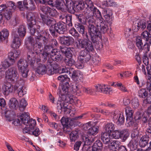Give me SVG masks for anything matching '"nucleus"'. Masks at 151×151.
I'll return each mask as SVG.
<instances>
[{"label":"nucleus","instance_id":"nucleus-3","mask_svg":"<svg viewBox=\"0 0 151 151\" xmlns=\"http://www.w3.org/2000/svg\"><path fill=\"white\" fill-rule=\"evenodd\" d=\"M104 21L102 19L97 20L94 25L95 28L94 32L89 34L91 41L96 45L99 44V40L101 37V33L104 34L109 30L108 26L105 24Z\"/></svg>","mask_w":151,"mask_h":151},{"label":"nucleus","instance_id":"nucleus-44","mask_svg":"<svg viewBox=\"0 0 151 151\" xmlns=\"http://www.w3.org/2000/svg\"><path fill=\"white\" fill-rule=\"evenodd\" d=\"M137 142L135 139H132L128 144V146L131 150H136L137 147Z\"/></svg>","mask_w":151,"mask_h":151},{"label":"nucleus","instance_id":"nucleus-63","mask_svg":"<svg viewBox=\"0 0 151 151\" xmlns=\"http://www.w3.org/2000/svg\"><path fill=\"white\" fill-rule=\"evenodd\" d=\"M47 14L52 17H55L57 15V11L55 9L50 7Z\"/></svg>","mask_w":151,"mask_h":151},{"label":"nucleus","instance_id":"nucleus-32","mask_svg":"<svg viewBox=\"0 0 151 151\" xmlns=\"http://www.w3.org/2000/svg\"><path fill=\"white\" fill-rule=\"evenodd\" d=\"M110 134L106 132H102L101 135V139L105 144H108L110 141L111 139L110 137Z\"/></svg>","mask_w":151,"mask_h":151},{"label":"nucleus","instance_id":"nucleus-30","mask_svg":"<svg viewBox=\"0 0 151 151\" xmlns=\"http://www.w3.org/2000/svg\"><path fill=\"white\" fill-rule=\"evenodd\" d=\"M5 90L4 91V93L5 95H8L10 93H11L16 91V83L14 86L10 84L8 86L4 85Z\"/></svg>","mask_w":151,"mask_h":151},{"label":"nucleus","instance_id":"nucleus-23","mask_svg":"<svg viewBox=\"0 0 151 151\" xmlns=\"http://www.w3.org/2000/svg\"><path fill=\"white\" fill-rule=\"evenodd\" d=\"M20 53L19 51L18 50L9 52L8 54V57L10 62L14 63L16 59L19 57Z\"/></svg>","mask_w":151,"mask_h":151},{"label":"nucleus","instance_id":"nucleus-35","mask_svg":"<svg viewBox=\"0 0 151 151\" xmlns=\"http://www.w3.org/2000/svg\"><path fill=\"white\" fill-rule=\"evenodd\" d=\"M81 85L76 84L74 85H73L72 88V92L74 95L79 96L81 92Z\"/></svg>","mask_w":151,"mask_h":151},{"label":"nucleus","instance_id":"nucleus-58","mask_svg":"<svg viewBox=\"0 0 151 151\" xmlns=\"http://www.w3.org/2000/svg\"><path fill=\"white\" fill-rule=\"evenodd\" d=\"M6 9L11 10L14 9L16 7L15 4L12 1H9L7 3Z\"/></svg>","mask_w":151,"mask_h":151},{"label":"nucleus","instance_id":"nucleus-46","mask_svg":"<svg viewBox=\"0 0 151 151\" xmlns=\"http://www.w3.org/2000/svg\"><path fill=\"white\" fill-rule=\"evenodd\" d=\"M84 2L86 9L87 10L89 9L91 11L93 10L95 7L93 6V2L91 0H86Z\"/></svg>","mask_w":151,"mask_h":151},{"label":"nucleus","instance_id":"nucleus-51","mask_svg":"<svg viewBox=\"0 0 151 151\" xmlns=\"http://www.w3.org/2000/svg\"><path fill=\"white\" fill-rule=\"evenodd\" d=\"M69 119L68 118H66L64 117H63L60 120V122L63 127H68L70 125V123L69 121Z\"/></svg>","mask_w":151,"mask_h":151},{"label":"nucleus","instance_id":"nucleus-13","mask_svg":"<svg viewBox=\"0 0 151 151\" xmlns=\"http://www.w3.org/2000/svg\"><path fill=\"white\" fill-rule=\"evenodd\" d=\"M93 89V91L94 92H102L106 94H110L112 90L111 88L108 87L105 85L98 84L95 86Z\"/></svg>","mask_w":151,"mask_h":151},{"label":"nucleus","instance_id":"nucleus-27","mask_svg":"<svg viewBox=\"0 0 151 151\" xmlns=\"http://www.w3.org/2000/svg\"><path fill=\"white\" fill-rule=\"evenodd\" d=\"M120 142L117 140L111 141L108 145L109 148L113 151H116L120 146Z\"/></svg>","mask_w":151,"mask_h":151},{"label":"nucleus","instance_id":"nucleus-1","mask_svg":"<svg viewBox=\"0 0 151 151\" xmlns=\"http://www.w3.org/2000/svg\"><path fill=\"white\" fill-rule=\"evenodd\" d=\"M38 16V14L35 12H28L26 13V17L27 21L28 28L30 29L31 35L35 36L34 40L35 42L34 49L37 51L42 47L40 42L43 41L44 43H47L48 40L46 38V36L50 35L48 32L43 31L44 28L40 24L42 25L40 23H38L36 22V19Z\"/></svg>","mask_w":151,"mask_h":151},{"label":"nucleus","instance_id":"nucleus-4","mask_svg":"<svg viewBox=\"0 0 151 151\" xmlns=\"http://www.w3.org/2000/svg\"><path fill=\"white\" fill-rule=\"evenodd\" d=\"M77 17L80 23L87 25L88 31L89 34H91L94 32V30L95 29L94 23V17L91 16L89 14H87L85 15L82 14L77 15Z\"/></svg>","mask_w":151,"mask_h":151},{"label":"nucleus","instance_id":"nucleus-22","mask_svg":"<svg viewBox=\"0 0 151 151\" xmlns=\"http://www.w3.org/2000/svg\"><path fill=\"white\" fill-rule=\"evenodd\" d=\"M42 61V60H40V61ZM37 63L38 64V65L36 68V72L39 74H41L42 75L45 74L46 73V66L45 65L39 63L38 62L37 59Z\"/></svg>","mask_w":151,"mask_h":151},{"label":"nucleus","instance_id":"nucleus-8","mask_svg":"<svg viewBox=\"0 0 151 151\" xmlns=\"http://www.w3.org/2000/svg\"><path fill=\"white\" fill-rule=\"evenodd\" d=\"M45 36L46 37V38L47 39L48 42L47 43H44V42L43 41H42L40 42V43H41L42 45V48H41V50H40V52L39 53L38 55L36 54V55H39L40 54V52L43 49V45L42 44V42H43V44L45 45V46L44 47V49L43 50V51L42 53H41L40 54L41 55L40 56V58H38L37 60L38 61H40V60H42V62H45V61L47 60V58L48 56L49 55H51V53H52V52H53L54 50H55L53 48V47H52L50 45H46L48 42V39L47 37H48L49 35L48 36H46L45 35Z\"/></svg>","mask_w":151,"mask_h":151},{"label":"nucleus","instance_id":"nucleus-43","mask_svg":"<svg viewBox=\"0 0 151 151\" xmlns=\"http://www.w3.org/2000/svg\"><path fill=\"white\" fill-rule=\"evenodd\" d=\"M136 45L137 47L138 48L139 52L142 51V47L143 46V44L142 42V38L140 37V36H139L136 37Z\"/></svg>","mask_w":151,"mask_h":151},{"label":"nucleus","instance_id":"nucleus-11","mask_svg":"<svg viewBox=\"0 0 151 151\" xmlns=\"http://www.w3.org/2000/svg\"><path fill=\"white\" fill-rule=\"evenodd\" d=\"M6 76L10 81H15L17 80L19 77V75L17 71V69L15 67H12L9 68L6 72Z\"/></svg>","mask_w":151,"mask_h":151},{"label":"nucleus","instance_id":"nucleus-20","mask_svg":"<svg viewBox=\"0 0 151 151\" xmlns=\"http://www.w3.org/2000/svg\"><path fill=\"white\" fill-rule=\"evenodd\" d=\"M41 17L43 22L47 26L52 27L55 24V21L54 19L47 17V16L41 15Z\"/></svg>","mask_w":151,"mask_h":151},{"label":"nucleus","instance_id":"nucleus-31","mask_svg":"<svg viewBox=\"0 0 151 151\" xmlns=\"http://www.w3.org/2000/svg\"><path fill=\"white\" fill-rule=\"evenodd\" d=\"M120 138H121L122 141L125 142L129 137V134L128 131L127 129H124L122 130H120Z\"/></svg>","mask_w":151,"mask_h":151},{"label":"nucleus","instance_id":"nucleus-41","mask_svg":"<svg viewBox=\"0 0 151 151\" xmlns=\"http://www.w3.org/2000/svg\"><path fill=\"white\" fill-rule=\"evenodd\" d=\"M114 126V124L111 122L107 123L105 127L106 132L111 134L115 129Z\"/></svg>","mask_w":151,"mask_h":151},{"label":"nucleus","instance_id":"nucleus-25","mask_svg":"<svg viewBox=\"0 0 151 151\" xmlns=\"http://www.w3.org/2000/svg\"><path fill=\"white\" fill-rule=\"evenodd\" d=\"M150 138L148 137L145 135L142 136L140 138L139 143V145L141 147H144L149 145V141Z\"/></svg>","mask_w":151,"mask_h":151},{"label":"nucleus","instance_id":"nucleus-34","mask_svg":"<svg viewBox=\"0 0 151 151\" xmlns=\"http://www.w3.org/2000/svg\"><path fill=\"white\" fill-rule=\"evenodd\" d=\"M106 14L104 16L106 21L110 24H111L112 20V11L109 9H107L106 10Z\"/></svg>","mask_w":151,"mask_h":151},{"label":"nucleus","instance_id":"nucleus-54","mask_svg":"<svg viewBox=\"0 0 151 151\" xmlns=\"http://www.w3.org/2000/svg\"><path fill=\"white\" fill-rule=\"evenodd\" d=\"M124 118L123 115V113H121L118 117L117 119V123L119 125H122L124 124Z\"/></svg>","mask_w":151,"mask_h":151},{"label":"nucleus","instance_id":"nucleus-59","mask_svg":"<svg viewBox=\"0 0 151 151\" xmlns=\"http://www.w3.org/2000/svg\"><path fill=\"white\" fill-rule=\"evenodd\" d=\"M41 133V131L38 128H35V126L33 128H32V132L31 134H32L35 137H38Z\"/></svg>","mask_w":151,"mask_h":151},{"label":"nucleus","instance_id":"nucleus-40","mask_svg":"<svg viewBox=\"0 0 151 151\" xmlns=\"http://www.w3.org/2000/svg\"><path fill=\"white\" fill-rule=\"evenodd\" d=\"M17 32L20 37H24L26 33L25 27L23 25H20L18 28Z\"/></svg>","mask_w":151,"mask_h":151},{"label":"nucleus","instance_id":"nucleus-36","mask_svg":"<svg viewBox=\"0 0 151 151\" xmlns=\"http://www.w3.org/2000/svg\"><path fill=\"white\" fill-rule=\"evenodd\" d=\"M146 21L145 20L142 19L138 21L135 24V26H137V30H143L146 27Z\"/></svg>","mask_w":151,"mask_h":151},{"label":"nucleus","instance_id":"nucleus-52","mask_svg":"<svg viewBox=\"0 0 151 151\" xmlns=\"http://www.w3.org/2000/svg\"><path fill=\"white\" fill-rule=\"evenodd\" d=\"M72 16L70 14L66 15L65 21V24H67L69 27L72 26Z\"/></svg>","mask_w":151,"mask_h":151},{"label":"nucleus","instance_id":"nucleus-57","mask_svg":"<svg viewBox=\"0 0 151 151\" xmlns=\"http://www.w3.org/2000/svg\"><path fill=\"white\" fill-rule=\"evenodd\" d=\"M0 112L2 116L4 115L5 116L6 118L9 117V114L8 113H9L10 111L9 110H6L5 107H1Z\"/></svg>","mask_w":151,"mask_h":151},{"label":"nucleus","instance_id":"nucleus-38","mask_svg":"<svg viewBox=\"0 0 151 151\" xmlns=\"http://www.w3.org/2000/svg\"><path fill=\"white\" fill-rule=\"evenodd\" d=\"M151 104V92L148 94V96L143 100L142 106L146 107L148 105Z\"/></svg>","mask_w":151,"mask_h":151},{"label":"nucleus","instance_id":"nucleus-64","mask_svg":"<svg viewBox=\"0 0 151 151\" xmlns=\"http://www.w3.org/2000/svg\"><path fill=\"white\" fill-rule=\"evenodd\" d=\"M13 63L10 61L9 62L7 60H5L2 62V68L4 69L7 68L13 64Z\"/></svg>","mask_w":151,"mask_h":151},{"label":"nucleus","instance_id":"nucleus-62","mask_svg":"<svg viewBox=\"0 0 151 151\" xmlns=\"http://www.w3.org/2000/svg\"><path fill=\"white\" fill-rule=\"evenodd\" d=\"M1 35H2L3 40H4V39L7 38L9 35V32L7 29H3L1 32Z\"/></svg>","mask_w":151,"mask_h":151},{"label":"nucleus","instance_id":"nucleus-60","mask_svg":"<svg viewBox=\"0 0 151 151\" xmlns=\"http://www.w3.org/2000/svg\"><path fill=\"white\" fill-rule=\"evenodd\" d=\"M19 19L18 17H15L11 19L10 24L14 26H16L17 24L19 23Z\"/></svg>","mask_w":151,"mask_h":151},{"label":"nucleus","instance_id":"nucleus-12","mask_svg":"<svg viewBox=\"0 0 151 151\" xmlns=\"http://www.w3.org/2000/svg\"><path fill=\"white\" fill-rule=\"evenodd\" d=\"M24 82L22 80L16 81V91L17 92L19 96L20 97H22L26 93L27 89L23 86Z\"/></svg>","mask_w":151,"mask_h":151},{"label":"nucleus","instance_id":"nucleus-6","mask_svg":"<svg viewBox=\"0 0 151 151\" xmlns=\"http://www.w3.org/2000/svg\"><path fill=\"white\" fill-rule=\"evenodd\" d=\"M60 88L58 89L57 94L59 96L60 101H63L66 103L71 104L74 100L70 94V87Z\"/></svg>","mask_w":151,"mask_h":151},{"label":"nucleus","instance_id":"nucleus-19","mask_svg":"<svg viewBox=\"0 0 151 151\" xmlns=\"http://www.w3.org/2000/svg\"><path fill=\"white\" fill-rule=\"evenodd\" d=\"M66 8L68 9V11L71 13H74L76 10L75 2L72 1V0H65Z\"/></svg>","mask_w":151,"mask_h":151},{"label":"nucleus","instance_id":"nucleus-39","mask_svg":"<svg viewBox=\"0 0 151 151\" xmlns=\"http://www.w3.org/2000/svg\"><path fill=\"white\" fill-rule=\"evenodd\" d=\"M148 93L146 88H141L138 92V96L140 98L144 99L148 96Z\"/></svg>","mask_w":151,"mask_h":151},{"label":"nucleus","instance_id":"nucleus-47","mask_svg":"<svg viewBox=\"0 0 151 151\" xmlns=\"http://www.w3.org/2000/svg\"><path fill=\"white\" fill-rule=\"evenodd\" d=\"M75 27L79 33L82 35L86 32L85 26L81 24L77 23L76 24Z\"/></svg>","mask_w":151,"mask_h":151},{"label":"nucleus","instance_id":"nucleus-2","mask_svg":"<svg viewBox=\"0 0 151 151\" xmlns=\"http://www.w3.org/2000/svg\"><path fill=\"white\" fill-rule=\"evenodd\" d=\"M27 41L31 44L32 46V50H29L27 53V60L23 59H20L17 63L18 69L21 72L22 76L23 78H26L28 75V72H29V69L27 68L28 64L32 66L33 68H34L35 63V59L36 58V54L38 55L40 52L41 48H40L39 50L36 51L34 49L35 40L33 37L30 36L28 38Z\"/></svg>","mask_w":151,"mask_h":151},{"label":"nucleus","instance_id":"nucleus-5","mask_svg":"<svg viewBox=\"0 0 151 151\" xmlns=\"http://www.w3.org/2000/svg\"><path fill=\"white\" fill-rule=\"evenodd\" d=\"M20 119L22 123L27 126L23 129V133L31 134L32 128H33L35 126V120L32 118L30 119L28 113H26L22 114L21 115Z\"/></svg>","mask_w":151,"mask_h":151},{"label":"nucleus","instance_id":"nucleus-55","mask_svg":"<svg viewBox=\"0 0 151 151\" xmlns=\"http://www.w3.org/2000/svg\"><path fill=\"white\" fill-rule=\"evenodd\" d=\"M69 33L76 38H77L80 37L78 32L74 28H71L69 30Z\"/></svg>","mask_w":151,"mask_h":151},{"label":"nucleus","instance_id":"nucleus-10","mask_svg":"<svg viewBox=\"0 0 151 151\" xmlns=\"http://www.w3.org/2000/svg\"><path fill=\"white\" fill-rule=\"evenodd\" d=\"M84 49L81 50L79 53L78 58L79 61L82 62L84 63H87L90 60L91 56L90 55V51L92 52L94 50V49L93 47V49L90 50L88 48H84Z\"/></svg>","mask_w":151,"mask_h":151},{"label":"nucleus","instance_id":"nucleus-37","mask_svg":"<svg viewBox=\"0 0 151 151\" xmlns=\"http://www.w3.org/2000/svg\"><path fill=\"white\" fill-rule=\"evenodd\" d=\"M9 105V107L13 109H16L19 105L18 101L15 98H12L10 100Z\"/></svg>","mask_w":151,"mask_h":151},{"label":"nucleus","instance_id":"nucleus-33","mask_svg":"<svg viewBox=\"0 0 151 151\" xmlns=\"http://www.w3.org/2000/svg\"><path fill=\"white\" fill-rule=\"evenodd\" d=\"M54 5L57 9L61 10H64L66 8L65 3L63 0H56Z\"/></svg>","mask_w":151,"mask_h":151},{"label":"nucleus","instance_id":"nucleus-21","mask_svg":"<svg viewBox=\"0 0 151 151\" xmlns=\"http://www.w3.org/2000/svg\"><path fill=\"white\" fill-rule=\"evenodd\" d=\"M59 65L58 64H53L52 66H48L47 69V73L49 75H51L58 73Z\"/></svg>","mask_w":151,"mask_h":151},{"label":"nucleus","instance_id":"nucleus-45","mask_svg":"<svg viewBox=\"0 0 151 151\" xmlns=\"http://www.w3.org/2000/svg\"><path fill=\"white\" fill-rule=\"evenodd\" d=\"M125 113L127 116V118H133L134 111L132 108L129 106H127L125 109Z\"/></svg>","mask_w":151,"mask_h":151},{"label":"nucleus","instance_id":"nucleus-56","mask_svg":"<svg viewBox=\"0 0 151 151\" xmlns=\"http://www.w3.org/2000/svg\"><path fill=\"white\" fill-rule=\"evenodd\" d=\"M131 103L132 107L135 109L137 108L139 105V99L137 98H134L132 100Z\"/></svg>","mask_w":151,"mask_h":151},{"label":"nucleus","instance_id":"nucleus-7","mask_svg":"<svg viewBox=\"0 0 151 151\" xmlns=\"http://www.w3.org/2000/svg\"><path fill=\"white\" fill-rule=\"evenodd\" d=\"M83 39H78L75 43L76 46L77 48H86L91 50L93 49L92 42L90 40L89 36L87 32L86 31L82 34Z\"/></svg>","mask_w":151,"mask_h":151},{"label":"nucleus","instance_id":"nucleus-28","mask_svg":"<svg viewBox=\"0 0 151 151\" xmlns=\"http://www.w3.org/2000/svg\"><path fill=\"white\" fill-rule=\"evenodd\" d=\"M73 72L72 76L73 79L78 82L81 81L83 78L82 73L79 71H73Z\"/></svg>","mask_w":151,"mask_h":151},{"label":"nucleus","instance_id":"nucleus-26","mask_svg":"<svg viewBox=\"0 0 151 151\" xmlns=\"http://www.w3.org/2000/svg\"><path fill=\"white\" fill-rule=\"evenodd\" d=\"M93 9V10H91V11L93 13L94 15L93 16H91L95 17V18H94L95 21H94V23H95L96 21L98 19L101 20V19H102L103 20H104L102 17L101 14V12L99 11V10L95 7ZM94 24L95 23H94Z\"/></svg>","mask_w":151,"mask_h":151},{"label":"nucleus","instance_id":"nucleus-24","mask_svg":"<svg viewBox=\"0 0 151 151\" xmlns=\"http://www.w3.org/2000/svg\"><path fill=\"white\" fill-rule=\"evenodd\" d=\"M53 52L51 53L50 56L55 61H60L62 60L63 58L61 54L59 51H57V49L54 50Z\"/></svg>","mask_w":151,"mask_h":151},{"label":"nucleus","instance_id":"nucleus-14","mask_svg":"<svg viewBox=\"0 0 151 151\" xmlns=\"http://www.w3.org/2000/svg\"><path fill=\"white\" fill-rule=\"evenodd\" d=\"M59 38L60 43L65 46L71 45L74 41L73 38L70 36H63L62 37H60Z\"/></svg>","mask_w":151,"mask_h":151},{"label":"nucleus","instance_id":"nucleus-53","mask_svg":"<svg viewBox=\"0 0 151 151\" xmlns=\"http://www.w3.org/2000/svg\"><path fill=\"white\" fill-rule=\"evenodd\" d=\"M27 105V103L24 99H22L20 101L19 106L20 111H24Z\"/></svg>","mask_w":151,"mask_h":151},{"label":"nucleus","instance_id":"nucleus-49","mask_svg":"<svg viewBox=\"0 0 151 151\" xmlns=\"http://www.w3.org/2000/svg\"><path fill=\"white\" fill-rule=\"evenodd\" d=\"M142 39H143L147 42L149 40V38L151 37V35L147 31H145L142 33L141 36Z\"/></svg>","mask_w":151,"mask_h":151},{"label":"nucleus","instance_id":"nucleus-9","mask_svg":"<svg viewBox=\"0 0 151 151\" xmlns=\"http://www.w3.org/2000/svg\"><path fill=\"white\" fill-rule=\"evenodd\" d=\"M83 140L84 142V144L82 149H85L86 151H101V149L96 146V144H94L92 147H90L89 145H90L94 141V137L90 136L83 137Z\"/></svg>","mask_w":151,"mask_h":151},{"label":"nucleus","instance_id":"nucleus-15","mask_svg":"<svg viewBox=\"0 0 151 151\" xmlns=\"http://www.w3.org/2000/svg\"><path fill=\"white\" fill-rule=\"evenodd\" d=\"M91 123V122H89L86 123L84 125V128L86 127V129H88L89 127H90L88 129V133L90 135H94L98 132V129L97 126H92Z\"/></svg>","mask_w":151,"mask_h":151},{"label":"nucleus","instance_id":"nucleus-18","mask_svg":"<svg viewBox=\"0 0 151 151\" xmlns=\"http://www.w3.org/2000/svg\"><path fill=\"white\" fill-rule=\"evenodd\" d=\"M35 1V0H24L23 4L27 9L34 10L36 8Z\"/></svg>","mask_w":151,"mask_h":151},{"label":"nucleus","instance_id":"nucleus-48","mask_svg":"<svg viewBox=\"0 0 151 151\" xmlns=\"http://www.w3.org/2000/svg\"><path fill=\"white\" fill-rule=\"evenodd\" d=\"M75 4H76V10H81L85 8V3L83 1L75 2Z\"/></svg>","mask_w":151,"mask_h":151},{"label":"nucleus","instance_id":"nucleus-17","mask_svg":"<svg viewBox=\"0 0 151 151\" xmlns=\"http://www.w3.org/2000/svg\"><path fill=\"white\" fill-rule=\"evenodd\" d=\"M55 28L57 29V32L60 34H63L67 30L66 24L65 22H59L55 24Z\"/></svg>","mask_w":151,"mask_h":151},{"label":"nucleus","instance_id":"nucleus-42","mask_svg":"<svg viewBox=\"0 0 151 151\" xmlns=\"http://www.w3.org/2000/svg\"><path fill=\"white\" fill-rule=\"evenodd\" d=\"M71 142H74L78 137V132L76 130L73 131L69 134Z\"/></svg>","mask_w":151,"mask_h":151},{"label":"nucleus","instance_id":"nucleus-61","mask_svg":"<svg viewBox=\"0 0 151 151\" xmlns=\"http://www.w3.org/2000/svg\"><path fill=\"white\" fill-rule=\"evenodd\" d=\"M121 113L117 110L114 111L111 113V116L113 118L114 121L117 120L118 117Z\"/></svg>","mask_w":151,"mask_h":151},{"label":"nucleus","instance_id":"nucleus-50","mask_svg":"<svg viewBox=\"0 0 151 151\" xmlns=\"http://www.w3.org/2000/svg\"><path fill=\"white\" fill-rule=\"evenodd\" d=\"M64 62L66 65L69 66H72L75 63V61L72 58H67L65 59Z\"/></svg>","mask_w":151,"mask_h":151},{"label":"nucleus","instance_id":"nucleus-16","mask_svg":"<svg viewBox=\"0 0 151 151\" xmlns=\"http://www.w3.org/2000/svg\"><path fill=\"white\" fill-rule=\"evenodd\" d=\"M58 80L63 83L62 85L60 88L65 87H70L69 82L70 79L66 75H60L58 78Z\"/></svg>","mask_w":151,"mask_h":151},{"label":"nucleus","instance_id":"nucleus-29","mask_svg":"<svg viewBox=\"0 0 151 151\" xmlns=\"http://www.w3.org/2000/svg\"><path fill=\"white\" fill-rule=\"evenodd\" d=\"M21 45V42L19 38L17 35H14L13 41L11 45V47L14 49L19 48Z\"/></svg>","mask_w":151,"mask_h":151}]
</instances>
